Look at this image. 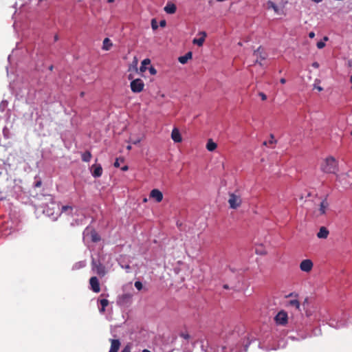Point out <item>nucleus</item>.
<instances>
[{"label": "nucleus", "mask_w": 352, "mask_h": 352, "mask_svg": "<svg viewBox=\"0 0 352 352\" xmlns=\"http://www.w3.org/2000/svg\"><path fill=\"white\" fill-rule=\"evenodd\" d=\"M321 170L325 173L336 174L338 170V162L333 157H328L322 163Z\"/></svg>", "instance_id": "nucleus-1"}, {"label": "nucleus", "mask_w": 352, "mask_h": 352, "mask_svg": "<svg viewBox=\"0 0 352 352\" xmlns=\"http://www.w3.org/2000/svg\"><path fill=\"white\" fill-rule=\"evenodd\" d=\"M274 322L276 325L285 327L288 323V315L284 310H280L274 316Z\"/></svg>", "instance_id": "nucleus-2"}, {"label": "nucleus", "mask_w": 352, "mask_h": 352, "mask_svg": "<svg viewBox=\"0 0 352 352\" xmlns=\"http://www.w3.org/2000/svg\"><path fill=\"white\" fill-rule=\"evenodd\" d=\"M91 267L92 270L100 277H103L106 274L105 267L100 261H96L93 258L91 261Z\"/></svg>", "instance_id": "nucleus-3"}, {"label": "nucleus", "mask_w": 352, "mask_h": 352, "mask_svg": "<svg viewBox=\"0 0 352 352\" xmlns=\"http://www.w3.org/2000/svg\"><path fill=\"white\" fill-rule=\"evenodd\" d=\"M228 203L231 208L236 209L241 206L242 201L239 196L230 193L229 195Z\"/></svg>", "instance_id": "nucleus-4"}, {"label": "nucleus", "mask_w": 352, "mask_h": 352, "mask_svg": "<svg viewBox=\"0 0 352 352\" xmlns=\"http://www.w3.org/2000/svg\"><path fill=\"white\" fill-rule=\"evenodd\" d=\"M90 289L95 293L100 292V285L96 276H92L89 279Z\"/></svg>", "instance_id": "nucleus-5"}, {"label": "nucleus", "mask_w": 352, "mask_h": 352, "mask_svg": "<svg viewBox=\"0 0 352 352\" xmlns=\"http://www.w3.org/2000/svg\"><path fill=\"white\" fill-rule=\"evenodd\" d=\"M314 264L310 259H305L300 263V269L305 272H309L313 268Z\"/></svg>", "instance_id": "nucleus-6"}, {"label": "nucleus", "mask_w": 352, "mask_h": 352, "mask_svg": "<svg viewBox=\"0 0 352 352\" xmlns=\"http://www.w3.org/2000/svg\"><path fill=\"white\" fill-rule=\"evenodd\" d=\"M150 198L155 199L159 203L163 199V194L158 189H153L150 192Z\"/></svg>", "instance_id": "nucleus-7"}, {"label": "nucleus", "mask_w": 352, "mask_h": 352, "mask_svg": "<svg viewBox=\"0 0 352 352\" xmlns=\"http://www.w3.org/2000/svg\"><path fill=\"white\" fill-rule=\"evenodd\" d=\"M171 138L175 143H179L182 141V135L177 128L175 127L172 130Z\"/></svg>", "instance_id": "nucleus-8"}, {"label": "nucleus", "mask_w": 352, "mask_h": 352, "mask_svg": "<svg viewBox=\"0 0 352 352\" xmlns=\"http://www.w3.org/2000/svg\"><path fill=\"white\" fill-rule=\"evenodd\" d=\"M91 174L94 177H100L102 174V168L100 164H94L91 166Z\"/></svg>", "instance_id": "nucleus-9"}, {"label": "nucleus", "mask_w": 352, "mask_h": 352, "mask_svg": "<svg viewBox=\"0 0 352 352\" xmlns=\"http://www.w3.org/2000/svg\"><path fill=\"white\" fill-rule=\"evenodd\" d=\"M329 204L327 201V198H324L320 204L319 207V214L322 215L326 213L327 208H329Z\"/></svg>", "instance_id": "nucleus-10"}, {"label": "nucleus", "mask_w": 352, "mask_h": 352, "mask_svg": "<svg viewBox=\"0 0 352 352\" xmlns=\"http://www.w3.org/2000/svg\"><path fill=\"white\" fill-rule=\"evenodd\" d=\"M131 297L132 296L130 294H124L118 297V304L124 305L131 300Z\"/></svg>", "instance_id": "nucleus-11"}, {"label": "nucleus", "mask_w": 352, "mask_h": 352, "mask_svg": "<svg viewBox=\"0 0 352 352\" xmlns=\"http://www.w3.org/2000/svg\"><path fill=\"white\" fill-rule=\"evenodd\" d=\"M199 35H200L201 37L199 38H194L193 41H192V43L194 44H196L198 46L201 47V46L203 45L207 35H206V33L205 32H200L199 33Z\"/></svg>", "instance_id": "nucleus-12"}, {"label": "nucleus", "mask_w": 352, "mask_h": 352, "mask_svg": "<svg viewBox=\"0 0 352 352\" xmlns=\"http://www.w3.org/2000/svg\"><path fill=\"white\" fill-rule=\"evenodd\" d=\"M111 342V348L109 351L111 352H118L120 346V342L119 340L116 339H110Z\"/></svg>", "instance_id": "nucleus-13"}, {"label": "nucleus", "mask_w": 352, "mask_h": 352, "mask_svg": "<svg viewBox=\"0 0 352 352\" xmlns=\"http://www.w3.org/2000/svg\"><path fill=\"white\" fill-rule=\"evenodd\" d=\"M287 307H294L296 310L300 311V304L299 300L297 299L289 300L286 302Z\"/></svg>", "instance_id": "nucleus-14"}, {"label": "nucleus", "mask_w": 352, "mask_h": 352, "mask_svg": "<svg viewBox=\"0 0 352 352\" xmlns=\"http://www.w3.org/2000/svg\"><path fill=\"white\" fill-rule=\"evenodd\" d=\"M329 230L327 228L322 226L320 228L319 232L317 233V236L319 239H327L329 235Z\"/></svg>", "instance_id": "nucleus-15"}, {"label": "nucleus", "mask_w": 352, "mask_h": 352, "mask_svg": "<svg viewBox=\"0 0 352 352\" xmlns=\"http://www.w3.org/2000/svg\"><path fill=\"white\" fill-rule=\"evenodd\" d=\"M176 10V6L173 3H168L164 7V11L168 14H174Z\"/></svg>", "instance_id": "nucleus-16"}, {"label": "nucleus", "mask_w": 352, "mask_h": 352, "mask_svg": "<svg viewBox=\"0 0 352 352\" xmlns=\"http://www.w3.org/2000/svg\"><path fill=\"white\" fill-rule=\"evenodd\" d=\"M192 54L191 52H188L184 56L179 57V62L182 64H185L189 59L192 58Z\"/></svg>", "instance_id": "nucleus-17"}, {"label": "nucleus", "mask_w": 352, "mask_h": 352, "mask_svg": "<svg viewBox=\"0 0 352 352\" xmlns=\"http://www.w3.org/2000/svg\"><path fill=\"white\" fill-rule=\"evenodd\" d=\"M144 84L141 79H135L131 82V88H144Z\"/></svg>", "instance_id": "nucleus-18"}, {"label": "nucleus", "mask_w": 352, "mask_h": 352, "mask_svg": "<svg viewBox=\"0 0 352 352\" xmlns=\"http://www.w3.org/2000/svg\"><path fill=\"white\" fill-rule=\"evenodd\" d=\"M113 46L111 41L109 38H105L102 43V50L108 51Z\"/></svg>", "instance_id": "nucleus-19"}, {"label": "nucleus", "mask_w": 352, "mask_h": 352, "mask_svg": "<svg viewBox=\"0 0 352 352\" xmlns=\"http://www.w3.org/2000/svg\"><path fill=\"white\" fill-rule=\"evenodd\" d=\"M73 210H74L73 206H69V205L63 206L61 207V209H60V212L62 213L65 212L68 215H72L73 214Z\"/></svg>", "instance_id": "nucleus-20"}, {"label": "nucleus", "mask_w": 352, "mask_h": 352, "mask_svg": "<svg viewBox=\"0 0 352 352\" xmlns=\"http://www.w3.org/2000/svg\"><path fill=\"white\" fill-rule=\"evenodd\" d=\"M89 234L93 242L96 243L100 241V236L95 230H91Z\"/></svg>", "instance_id": "nucleus-21"}, {"label": "nucleus", "mask_w": 352, "mask_h": 352, "mask_svg": "<svg viewBox=\"0 0 352 352\" xmlns=\"http://www.w3.org/2000/svg\"><path fill=\"white\" fill-rule=\"evenodd\" d=\"M217 147V144L212 141V139H209L207 142V144H206V148L209 151H214Z\"/></svg>", "instance_id": "nucleus-22"}, {"label": "nucleus", "mask_w": 352, "mask_h": 352, "mask_svg": "<svg viewBox=\"0 0 352 352\" xmlns=\"http://www.w3.org/2000/svg\"><path fill=\"white\" fill-rule=\"evenodd\" d=\"M99 302L101 305V307L99 308V311L100 313H104L105 311L106 307L109 305V300L107 299H100L99 300Z\"/></svg>", "instance_id": "nucleus-23"}, {"label": "nucleus", "mask_w": 352, "mask_h": 352, "mask_svg": "<svg viewBox=\"0 0 352 352\" xmlns=\"http://www.w3.org/2000/svg\"><path fill=\"white\" fill-rule=\"evenodd\" d=\"M263 50H261V47H259L256 50L254 51V55L258 58V56L261 58V60H265L266 58L265 54L263 53Z\"/></svg>", "instance_id": "nucleus-24"}, {"label": "nucleus", "mask_w": 352, "mask_h": 352, "mask_svg": "<svg viewBox=\"0 0 352 352\" xmlns=\"http://www.w3.org/2000/svg\"><path fill=\"white\" fill-rule=\"evenodd\" d=\"M267 8L268 9H273L274 11L276 12V13H278V11H279V9L278 8V6L272 1H268L267 3Z\"/></svg>", "instance_id": "nucleus-25"}, {"label": "nucleus", "mask_w": 352, "mask_h": 352, "mask_svg": "<svg viewBox=\"0 0 352 352\" xmlns=\"http://www.w3.org/2000/svg\"><path fill=\"white\" fill-rule=\"evenodd\" d=\"M91 158V153L89 151H85L82 154V160L85 162H89Z\"/></svg>", "instance_id": "nucleus-26"}, {"label": "nucleus", "mask_w": 352, "mask_h": 352, "mask_svg": "<svg viewBox=\"0 0 352 352\" xmlns=\"http://www.w3.org/2000/svg\"><path fill=\"white\" fill-rule=\"evenodd\" d=\"M150 63H151V60L148 58L144 59L142 62V65L140 67V71L142 72H144L146 70V65H149Z\"/></svg>", "instance_id": "nucleus-27"}, {"label": "nucleus", "mask_w": 352, "mask_h": 352, "mask_svg": "<svg viewBox=\"0 0 352 352\" xmlns=\"http://www.w3.org/2000/svg\"><path fill=\"white\" fill-rule=\"evenodd\" d=\"M151 28L153 30H156L158 28V24L156 19L151 20Z\"/></svg>", "instance_id": "nucleus-28"}, {"label": "nucleus", "mask_w": 352, "mask_h": 352, "mask_svg": "<svg viewBox=\"0 0 352 352\" xmlns=\"http://www.w3.org/2000/svg\"><path fill=\"white\" fill-rule=\"evenodd\" d=\"M179 336L185 340H188L190 338V336L188 332H182L180 333Z\"/></svg>", "instance_id": "nucleus-29"}, {"label": "nucleus", "mask_w": 352, "mask_h": 352, "mask_svg": "<svg viewBox=\"0 0 352 352\" xmlns=\"http://www.w3.org/2000/svg\"><path fill=\"white\" fill-rule=\"evenodd\" d=\"M6 106H7V102L5 101H2L0 103V113H3L5 111Z\"/></svg>", "instance_id": "nucleus-30"}, {"label": "nucleus", "mask_w": 352, "mask_h": 352, "mask_svg": "<svg viewBox=\"0 0 352 352\" xmlns=\"http://www.w3.org/2000/svg\"><path fill=\"white\" fill-rule=\"evenodd\" d=\"M134 285L138 290H141L143 287L142 283L140 281H135Z\"/></svg>", "instance_id": "nucleus-31"}, {"label": "nucleus", "mask_w": 352, "mask_h": 352, "mask_svg": "<svg viewBox=\"0 0 352 352\" xmlns=\"http://www.w3.org/2000/svg\"><path fill=\"white\" fill-rule=\"evenodd\" d=\"M316 45L318 49H322L325 46V43L324 41H320L317 43Z\"/></svg>", "instance_id": "nucleus-32"}, {"label": "nucleus", "mask_w": 352, "mask_h": 352, "mask_svg": "<svg viewBox=\"0 0 352 352\" xmlns=\"http://www.w3.org/2000/svg\"><path fill=\"white\" fill-rule=\"evenodd\" d=\"M120 160L121 162H124V159H119V158H117L113 164V166L116 168H118L120 166Z\"/></svg>", "instance_id": "nucleus-33"}, {"label": "nucleus", "mask_w": 352, "mask_h": 352, "mask_svg": "<svg viewBox=\"0 0 352 352\" xmlns=\"http://www.w3.org/2000/svg\"><path fill=\"white\" fill-rule=\"evenodd\" d=\"M258 95L261 97L262 100H265L267 99V96L263 92H258Z\"/></svg>", "instance_id": "nucleus-34"}, {"label": "nucleus", "mask_w": 352, "mask_h": 352, "mask_svg": "<svg viewBox=\"0 0 352 352\" xmlns=\"http://www.w3.org/2000/svg\"><path fill=\"white\" fill-rule=\"evenodd\" d=\"M156 69L153 67H150L149 68V73L152 75H154L156 74Z\"/></svg>", "instance_id": "nucleus-35"}, {"label": "nucleus", "mask_w": 352, "mask_h": 352, "mask_svg": "<svg viewBox=\"0 0 352 352\" xmlns=\"http://www.w3.org/2000/svg\"><path fill=\"white\" fill-rule=\"evenodd\" d=\"M276 142V140H274V135H270V140H269V144H274Z\"/></svg>", "instance_id": "nucleus-36"}, {"label": "nucleus", "mask_w": 352, "mask_h": 352, "mask_svg": "<svg viewBox=\"0 0 352 352\" xmlns=\"http://www.w3.org/2000/svg\"><path fill=\"white\" fill-rule=\"evenodd\" d=\"M166 21H165V20H162V21H160V25L161 27L164 28V27L166 26Z\"/></svg>", "instance_id": "nucleus-37"}, {"label": "nucleus", "mask_w": 352, "mask_h": 352, "mask_svg": "<svg viewBox=\"0 0 352 352\" xmlns=\"http://www.w3.org/2000/svg\"><path fill=\"white\" fill-rule=\"evenodd\" d=\"M121 352H131V349L129 346H125Z\"/></svg>", "instance_id": "nucleus-38"}, {"label": "nucleus", "mask_w": 352, "mask_h": 352, "mask_svg": "<svg viewBox=\"0 0 352 352\" xmlns=\"http://www.w3.org/2000/svg\"><path fill=\"white\" fill-rule=\"evenodd\" d=\"M314 36H315V33L314 32H310L309 33V38H314Z\"/></svg>", "instance_id": "nucleus-39"}, {"label": "nucleus", "mask_w": 352, "mask_h": 352, "mask_svg": "<svg viewBox=\"0 0 352 352\" xmlns=\"http://www.w3.org/2000/svg\"><path fill=\"white\" fill-rule=\"evenodd\" d=\"M140 141H141V140H140V139H137V140H135L132 141V143H133V144H137L140 143Z\"/></svg>", "instance_id": "nucleus-40"}, {"label": "nucleus", "mask_w": 352, "mask_h": 352, "mask_svg": "<svg viewBox=\"0 0 352 352\" xmlns=\"http://www.w3.org/2000/svg\"><path fill=\"white\" fill-rule=\"evenodd\" d=\"M41 186V181L36 182L34 185L35 187H40Z\"/></svg>", "instance_id": "nucleus-41"}, {"label": "nucleus", "mask_w": 352, "mask_h": 352, "mask_svg": "<svg viewBox=\"0 0 352 352\" xmlns=\"http://www.w3.org/2000/svg\"><path fill=\"white\" fill-rule=\"evenodd\" d=\"M312 66H313L314 67L318 68V67H319V64H318L317 62H314V63L312 64Z\"/></svg>", "instance_id": "nucleus-42"}, {"label": "nucleus", "mask_w": 352, "mask_h": 352, "mask_svg": "<svg viewBox=\"0 0 352 352\" xmlns=\"http://www.w3.org/2000/svg\"><path fill=\"white\" fill-rule=\"evenodd\" d=\"M129 169L128 166H124L121 168V170L123 171H126Z\"/></svg>", "instance_id": "nucleus-43"}, {"label": "nucleus", "mask_w": 352, "mask_h": 352, "mask_svg": "<svg viewBox=\"0 0 352 352\" xmlns=\"http://www.w3.org/2000/svg\"><path fill=\"white\" fill-rule=\"evenodd\" d=\"M311 1L314 3H318L322 2L323 0H311Z\"/></svg>", "instance_id": "nucleus-44"}, {"label": "nucleus", "mask_w": 352, "mask_h": 352, "mask_svg": "<svg viewBox=\"0 0 352 352\" xmlns=\"http://www.w3.org/2000/svg\"><path fill=\"white\" fill-rule=\"evenodd\" d=\"M143 89H132V91L135 93H139L141 91H142Z\"/></svg>", "instance_id": "nucleus-45"}, {"label": "nucleus", "mask_w": 352, "mask_h": 352, "mask_svg": "<svg viewBox=\"0 0 352 352\" xmlns=\"http://www.w3.org/2000/svg\"><path fill=\"white\" fill-rule=\"evenodd\" d=\"M54 41H55V42H56V41H57L58 40V36L57 34H56V35L54 36Z\"/></svg>", "instance_id": "nucleus-46"}, {"label": "nucleus", "mask_w": 352, "mask_h": 352, "mask_svg": "<svg viewBox=\"0 0 352 352\" xmlns=\"http://www.w3.org/2000/svg\"><path fill=\"white\" fill-rule=\"evenodd\" d=\"M280 82H281L282 84H284V83L285 82V78H281V79H280Z\"/></svg>", "instance_id": "nucleus-47"}, {"label": "nucleus", "mask_w": 352, "mask_h": 352, "mask_svg": "<svg viewBox=\"0 0 352 352\" xmlns=\"http://www.w3.org/2000/svg\"><path fill=\"white\" fill-rule=\"evenodd\" d=\"M223 287L226 289H228L229 288L228 285H223Z\"/></svg>", "instance_id": "nucleus-48"}, {"label": "nucleus", "mask_w": 352, "mask_h": 352, "mask_svg": "<svg viewBox=\"0 0 352 352\" xmlns=\"http://www.w3.org/2000/svg\"><path fill=\"white\" fill-rule=\"evenodd\" d=\"M126 149L130 151L131 149V145L127 146Z\"/></svg>", "instance_id": "nucleus-49"}, {"label": "nucleus", "mask_w": 352, "mask_h": 352, "mask_svg": "<svg viewBox=\"0 0 352 352\" xmlns=\"http://www.w3.org/2000/svg\"><path fill=\"white\" fill-rule=\"evenodd\" d=\"M53 68H54V66L53 65H50V67H49V69L50 71H52L53 70Z\"/></svg>", "instance_id": "nucleus-50"}, {"label": "nucleus", "mask_w": 352, "mask_h": 352, "mask_svg": "<svg viewBox=\"0 0 352 352\" xmlns=\"http://www.w3.org/2000/svg\"><path fill=\"white\" fill-rule=\"evenodd\" d=\"M268 143H269V142H267L265 141L263 144V145L267 146Z\"/></svg>", "instance_id": "nucleus-51"}, {"label": "nucleus", "mask_w": 352, "mask_h": 352, "mask_svg": "<svg viewBox=\"0 0 352 352\" xmlns=\"http://www.w3.org/2000/svg\"><path fill=\"white\" fill-rule=\"evenodd\" d=\"M142 352H151V351H149V350H148V349H144V350L142 351Z\"/></svg>", "instance_id": "nucleus-52"}, {"label": "nucleus", "mask_w": 352, "mask_h": 352, "mask_svg": "<svg viewBox=\"0 0 352 352\" xmlns=\"http://www.w3.org/2000/svg\"><path fill=\"white\" fill-rule=\"evenodd\" d=\"M113 1H114V0H108L109 3H113Z\"/></svg>", "instance_id": "nucleus-53"}, {"label": "nucleus", "mask_w": 352, "mask_h": 352, "mask_svg": "<svg viewBox=\"0 0 352 352\" xmlns=\"http://www.w3.org/2000/svg\"><path fill=\"white\" fill-rule=\"evenodd\" d=\"M324 41H327V40H328V37H327V36H324Z\"/></svg>", "instance_id": "nucleus-54"}, {"label": "nucleus", "mask_w": 352, "mask_h": 352, "mask_svg": "<svg viewBox=\"0 0 352 352\" xmlns=\"http://www.w3.org/2000/svg\"><path fill=\"white\" fill-rule=\"evenodd\" d=\"M350 81H351V82L352 83V74H351V78H350Z\"/></svg>", "instance_id": "nucleus-55"}, {"label": "nucleus", "mask_w": 352, "mask_h": 352, "mask_svg": "<svg viewBox=\"0 0 352 352\" xmlns=\"http://www.w3.org/2000/svg\"><path fill=\"white\" fill-rule=\"evenodd\" d=\"M80 96H84V92H81V93H80Z\"/></svg>", "instance_id": "nucleus-56"}, {"label": "nucleus", "mask_w": 352, "mask_h": 352, "mask_svg": "<svg viewBox=\"0 0 352 352\" xmlns=\"http://www.w3.org/2000/svg\"><path fill=\"white\" fill-rule=\"evenodd\" d=\"M147 201V199L145 198L144 199V201L146 202Z\"/></svg>", "instance_id": "nucleus-57"}, {"label": "nucleus", "mask_w": 352, "mask_h": 352, "mask_svg": "<svg viewBox=\"0 0 352 352\" xmlns=\"http://www.w3.org/2000/svg\"><path fill=\"white\" fill-rule=\"evenodd\" d=\"M351 134L352 135V131L351 132Z\"/></svg>", "instance_id": "nucleus-58"}]
</instances>
